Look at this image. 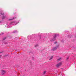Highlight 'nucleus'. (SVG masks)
I'll return each mask as SVG.
<instances>
[{
  "label": "nucleus",
  "mask_w": 76,
  "mask_h": 76,
  "mask_svg": "<svg viewBox=\"0 0 76 76\" xmlns=\"http://www.w3.org/2000/svg\"><path fill=\"white\" fill-rule=\"evenodd\" d=\"M61 59L60 58L59 59H58V61H61Z\"/></svg>",
  "instance_id": "nucleus-5"
},
{
  "label": "nucleus",
  "mask_w": 76,
  "mask_h": 76,
  "mask_svg": "<svg viewBox=\"0 0 76 76\" xmlns=\"http://www.w3.org/2000/svg\"><path fill=\"white\" fill-rule=\"evenodd\" d=\"M56 47H58V46H56Z\"/></svg>",
  "instance_id": "nucleus-15"
},
{
  "label": "nucleus",
  "mask_w": 76,
  "mask_h": 76,
  "mask_svg": "<svg viewBox=\"0 0 76 76\" xmlns=\"http://www.w3.org/2000/svg\"><path fill=\"white\" fill-rule=\"evenodd\" d=\"M56 39V36L55 35L53 38L52 39H51L50 41L51 42H52V41H55Z\"/></svg>",
  "instance_id": "nucleus-2"
},
{
  "label": "nucleus",
  "mask_w": 76,
  "mask_h": 76,
  "mask_svg": "<svg viewBox=\"0 0 76 76\" xmlns=\"http://www.w3.org/2000/svg\"><path fill=\"white\" fill-rule=\"evenodd\" d=\"M1 15H4V13H1Z\"/></svg>",
  "instance_id": "nucleus-10"
},
{
  "label": "nucleus",
  "mask_w": 76,
  "mask_h": 76,
  "mask_svg": "<svg viewBox=\"0 0 76 76\" xmlns=\"http://www.w3.org/2000/svg\"><path fill=\"white\" fill-rule=\"evenodd\" d=\"M62 64H63L62 63V62H60L57 64L56 66L57 67H60V66H61Z\"/></svg>",
  "instance_id": "nucleus-1"
},
{
  "label": "nucleus",
  "mask_w": 76,
  "mask_h": 76,
  "mask_svg": "<svg viewBox=\"0 0 76 76\" xmlns=\"http://www.w3.org/2000/svg\"><path fill=\"white\" fill-rule=\"evenodd\" d=\"M57 50V48H56V47L54 48L53 49V51H54V50Z\"/></svg>",
  "instance_id": "nucleus-4"
},
{
  "label": "nucleus",
  "mask_w": 76,
  "mask_h": 76,
  "mask_svg": "<svg viewBox=\"0 0 76 76\" xmlns=\"http://www.w3.org/2000/svg\"><path fill=\"white\" fill-rule=\"evenodd\" d=\"M35 47H38V45H36L35 46Z\"/></svg>",
  "instance_id": "nucleus-14"
},
{
  "label": "nucleus",
  "mask_w": 76,
  "mask_h": 76,
  "mask_svg": "<svg viewBox=\"0 0 76 76\" xmlns=\"http://www.w3.org/2000/svg\"><path fill=\"white\" fill-rule=\"evenodd\" d=\"M46 71H44V72H43V74H45V73H46Z\"/></svg>",
  "instance_id": "nucleus-8"
},
{
  "label": "nucleus",
  "mask_w": 76,
  "mask_h": 76,
  "mask_svg": "<svg viewBox=\"0 0 76 76\" xmlns=\"http://www.w3.org/2000/svg\"><path fill=\"white\" fill-rule=\"evenodd\" d=\"M54 44H57V42H55Z\"/></svg>",
  "instance_id": "nucleus-11"
},
{
  "label": "nucleus",
  "mask_w": 76,
  "mask_h": 76,
  "mask_svg": "<svg viewBox=\"0 0 76 76\" xmlns=\"http://www.w3.org/2000/svg\"><path fill=\"white\" fill-rule=\"evenodd\" d=\"M15 19L14 18H13V19H11L10 20H13V19Z\"/></svg>",
  "instance_id": "nucleus-9"
},
{
  "label": "nucleus",
  "mask_w": 76,
  "mask_h": 76,
  "mask_svg": "<svg viewBox=\"0 0 76 76\" xmlns=\"http://www.w3.org/2000/svg\"><path fill=\"white\" fill-rule=\"evenodd\" d=\"M0 57H1V56H0Z\"/></svg>",
  "instance_id": "nucleus-16"
},
{
  "label": "nucleus",
  "mask_w": 76,
  "mask_h": 76,
  "mask_svg": "<svg viewBox=\"0 0 76 76\" xmlns=\"http://www.w3.org/2000/svg\"><path fill=\"white\" fill-rule=\"evenodd\" d=\"M5 18H6V17H4V16H3V17H2V19H5Z\"/></svg>",
  "instance_id": "nucleus-6"
},
{
  "label": "nucleus",
  "mask_w": 76,
  "mask_h": 76,
  "mask_svg": "<svg viewBox=\"0 0 76 76\" xmlns=\"http://www.w3.org/2000/svg\"><path fill=\"white\" fill-rule=\"evenodd\" d=\"M6 38H5L4 39H4H6Z\"/></svg>",
  "instance_id": "nucleus-13"
},
{
  "label": "nucleus",
  "mask_w": 76,
  "mask_h": 76,
  "mask_svg": "<svg viewBox=\"0 0 76 76\" xmlns=\"http://www.w3.org/2000/svg\"><path fill=\"white\" fill-rule=\"evenodd\" d=\"M53 58V56H51L50 59V60H51V59H52V58Z\"/></svg>",
  "instance_id": "nucleus-7"
},
{
  "label": "nucleus",
  "mask_w": 76,
  "mask_h": 76,
  "mask_svg": "<svg viewBox=\"0 0 76 76\" xmlns=\"http://www.w3.org/2000/svg\"><path fill=\"white\" fill-rule=\"evenodd\" d=\"M69 59V57L67 58L66 60H68Z\"/></svg>",
  "instance_id": "nucleus-12"
},
{
  "label": "nucleus",
  "mask_w": 76,
  "mask_h": 76,
  "mask_svg": "<svg viewBox=\"0 0 76 76\" xmlns=\"http://www.w3.org/2000/svg\"><path fill=\"white\" fill-rule=\"evenodd\" d=\"M5 72H5L4 70L2 71L1 74L2 75H4V73H5Z\"/></svg>",
  "instance_id": "nucleus-3"
}]
</instances>
